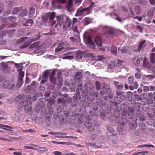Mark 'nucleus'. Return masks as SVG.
<instances>
[{"mask_svg": "<svg viewBox=\"0 0 155 155\" xmlns=\"http://www.w3.org/2000/svg\"><path fill=\"white\" fill-rule=\"evenodd\" d=\"M50 74V71L48 70L45 71L44 72L42 73V78L44 79H47L48 78Z\"/></svg>", "mask_w": 155, "mask_h": 155, "instance_id": "nucleus-21", "label": "nucleus"}, {"mask_svg": "<svg viewBox=\"0 0 155 155\" xmlns=\"http://www.w3.org/2000/svg\"><path fill=\"white\" fill-rule=\"evenodd\" d=\"M11 12V11L10 10H7L4 13L3 15H5V14H6V15H8L9 14H10Z\"/></svg>", "mask_w": 155, "mask_h": 155, "instance_id": "nucleus-60", "label": "nucleus"}, {"mask_svg": "<svg viewBox=\"0 0 155 155\" xmlns=\"http://www.w3.org/2000/svg\"><path fill=\"white\" fill-rule=\"evenodd\" d=\"M148 97L151 100L155 99V97L153 96V94L151 92H149L148 94Z\"/></svg>", "mask_w": 155, "mask_h": 155, "instance_id": "nucleus-40", "label": "nucleus"}, {"mask_svg": "<svg viewBox=\"0 0 155 155\" xmlns=\"http://www.w3.org/2000/svg\"><path fill=\"white\" fill-rule=\"evenodd\" d=\"M134 134L135 135L138 136L140 135V129H138L135 131Z\"/></svg>", "mask_w": 155, "mask_h": 155, "instance_id": "nucleus-57", "label": "nucleus"}, {"mask_svg": "<svg viewBox=\"0 0 155 155\" xmlns=\"http://www.w3.org/2000/svg\"><path fill=\"white\" fill-rule=\"evenodd\" d=\"M53 153L55 155H62V153L60 151H55L53 152Z\"/></svg>", "mask_w": 155, "mask_h": 155, "instance_id": "nucleus-55", "label": "nucleus"}, {"mask_svg": "<svg viewBox=\"0 0 155 155\" xmlns=\"http://www.w3.org/2000/svg\"><path fill=\"white\" fill-rule=\"evenodd\" d=\"M24 110L25 112H29L31 109V104L30 102L28 101L26 104H24Z\"/></svg>", "mask_w": 155, "mask_h": 155, "instance_id": "nucleus-14", "label": "nucleus"}, {"mask_svg": "<svg viewBox=\"0 0 155 155\" xmlns=\"http://www.w3.org/2000/svg\"><path fill=\"white\" fill-rule=\"evenodd\" d=\"M85 126L90 132H93L94 130V126H92V123L90 122H88L85 124Z\"/></svg>", "mask_w": 155, "mask_h": 155, "instance_id": "nucleus-16", "label": "nucleus"}, {"mask_svg": "<svg viewBox=\"0 0 155 155\" xmlns=\"http://www.w3.org/2000/svg\"><path fill=\"white\" fill-rule=\"evenodd\" d=\"M35 12V10L34 8L33 7H31L30 8L29 11V16L30 17H32Z\"/></svg>", "mask_w": 155, "mask_h": 155, "instance_id": "nucleus-31", "label": "nucleus"}, {"mask_svg": "<svg viewBox=\"0 0 155 155\" xmlns=\"http://www.w3.org/2000/svg\"><path fill=\"white\" fill-rule=\"evenodd\" d=\"M83 7H80L77 10V12L75 15L76 16L84 15Z\"/></svg>", "mask_w": 155, "mask_h": 155, "instance_id": "nucleus-18", "label": "nucleus"}, {"mask_svg": "<svg viewBox=\"0 0 155 155\" xmlns=\"http://www.w3.org/2000/svg\"><path fill=\"white\" fill-rule=\"evenodd\" d=\"M137 30H139V32L140 33H142L143 31V29L140 25H138L136 27Z\"/></svg>", "mask_w": 155, "mask_h": 155, "instance_id": "nucleus-47", "label": "nucleus"}, {"mask_svg": "<svg viewBox=\"0 0 155 155\" xmlns=\"http://www.w3.org/2000/svg\"><path fill=\"white\" fill-rule=\"evenodd\" d=\"M69 102L67 100V99L64 98H59L57 99V103L58 104H61L63 106H65L66 103H68Z\"/></svg>", "mask_w": 155, "mask_h": 155, "instance_id": "nucleus-12", "label": "nucleus"}, {"mask_svg": "<svg viewBox=\"0 0 155 155\" xmlns=\"http://www.w3.org/2000/svg\"><path fill=\"white\" fill-rule=\"evenodd\" d=\"M50 79L51 83H53L54 84H56L57 79L55 78L54 77V76H51L50 77Z\"/></svg>", "mask_w": 155, "mask_h": 155, "instance_id": "nucleus-35", "label": "nucleus"}, {"mask_svg": "<svg viewBox=\"0 0 155 155\" xmlns=\"http://www.w3.org/2000/svg\"><path fill=\"white\" fill-rule=\"evenodd\" d=\"M124 87L123 85L122 84L119 85L117 86L116 88L118 90H122Z\"/></svg>", "mask_w": 155, "mask_h": 155, "instance_id": "nucleus-56", "label": "nucleus"}, {"mask_svg": "<svg viewBox=\"0 0 155 155\" xmlns=\"http://www.w3.org/2000/svg\"><path fill=\"white\" fill-rule=\"evenodd\" d=\"M135 12L137 15L141 13V7L139 6H136L134 8Z\"/></svg>", "mask_w": 155, "mask_h": 155, "instance_id": "nucleus-27", "label": "nucleus"}, {"mask_svg": "<svg viewBox=\"0 0 155 155\" xmlns=\"http://www.w3.org/2000/svg\"><path fill=\"white\" fill-rule=\"evenodd\" d=\"M94 41L97 45L99 47H101L102 46V39L100 37L97 36L95 38Z\"/></svg>", "mask_w": 155, "mask_h": 155, "instance_id": "nucleus-15", "label": "nucleus"}, {"mask_svg": "<svg viewBox=\"0 0 155 155\" xmlns=\"http://www.w3.org/2000/svg\"><path fill=\"white\" fill-rule=\"evenodd\" d=\"M55 16V13L54 12H48L44 14L42 17V25H45L49 20V25L51 26H53L56 23L54 20Z\"/></svg>", "mask_w": 155, "mask_h": 155, "instance_id": "nucleus-1", "label": "nucleus"}, {"mask_svg": "<svg viewBox=\"0 0 155 155\" xmlns=\"http://www.w3.org/2000/svg\"><path fill=\"white\" fill-rule=\"evenodd\" d=\"M127 49L126 47H123L120 50V53L122 54H126L127 52Z\"/></svg>", "mask_w": 155, "mask_h": 155, "instance_id": "nucleus-36", "label": "nucleus"}, {"mask_svg": "<svg viewBox=\"0 0 155 155\" xmlns=\"http://www.w3.org/2000/svg\"><path fill=\"white\" fill-rule=\"evenodd\" d=\"M72 27L73 28V30L74 32H76L78 34H79V32L78 30V26L76 25L72 26Z\"/></svg>", "mask_w": 155, "mask_h": 155, "instance_id": "nucleus-48", "label": "nucleus"}, {"mask_svg": "<svg viewBox=\"0 0 155 155\" xmlns=\"http://www.w3.org/2000/svg\"><path fill=\"white\" fill-rule=\"evenodd\" d=\"M134 19H138L140 21H141L142 18V17L140 16H136V17H134Z\"/></svg>", "mask_w": 155, "mask_h": 155, "instance_id": "nucleus-59", "label": "nucleus"}, {"mask_svg": "<svg viewBox=\"0 0 155 155\" xmlns=\"http://www.w3.org/2000/svg\"><path fill=\"white\" fill-rule=\"evenodd\" d=\"M110 51L111 53L114 54H116L117 53V48L114 46H112L111 47Z\"/></svg>", "mask_w": 155, "mask_h": 155, "instance_id": "nucleus-30", "label": "nucleus"}, {"mask_svg": "<svg viewBox=\"0 0 155 155\" xmlns=\"http://www.w3.org/2000/svg\"><path fill=\"white\" fill-rule=\"evenodd\" d=\"M1 68L5 70H6L8 68V66L7 64L5 62H2L1 63Z\"/></svg>", "mask_w": 155, "mask_h": 155, "instance_id": "nucleus-34", "label": "nucleus"}, {"mask_svg": "<svg viewBox=\"0 0 155 155\" xmlns=\"http://www.w3.org/2000/svg\"><path fill=\"white\" fill-rule=\"evenodd\" d=\"M102 90L103 91H101L100 92V94L104 98L106 97H109L110 94L111 92V89L110 88H105V86L103 87Z\"/></svg>", "mask_w": 155, "mask_h": 155, "instance_id": "nucleus-7", "label": "nucleus"}, {"mask_svg": "<svg viewBox=\"0 0 155 155\" xmlns=\"http://www.w3.org/2000/svg\"><path fill=\"white\" fill-rule=\"evenodd\" d=\"M135 77L136 78L139 79L141 77V74L140 73H137L135 74Z\"/></svg>", "mask_w": 155, "mask_h": 155, "instance_id": "nucleus-63", "label": "nucleus"}, {"mask_svg": "<svg viewBox=\"0 0 155 155\" xmlns=\"http://www.w3.org/2000/svg\"><path fill=\"white\" fill-rule=\"evenodd\" d=\"M4 10V5L3 3L0 4V14L3 12Z\"/></svg>", "mask_w": 155, "mask_h": 155, "instance_id": "nucleus-51", "label": "nucleus"}, {"mask_svg": "<svg viewBox=\"0 0 155 155\" xmlns=\"http://www.w3.org/2000/svg\"><path fill=\"white\" fill-rule=\"evenodd\" d=\"M37 82L33 81L31 84L28 85L25 89L26 92L34 93L36 90V85Z\"/></svg>", "mask_w": 155, "mask_h": 155, "instance_id": "nucleus-6", "label": "nucleus"}, {"mask_svg": "<svg viewBox=\"0 0 155 155\" xmlns=\"http://www.w3.org/2000/svg\"><path fill=\"white\" fill-rule=\"evenodd\" d=\"M142 58L140 57H138L137 56H134L132 58L133 63L136 66H139L140 63L142 60Z\"/></svg>", "mask_w": 155, "mask_h": 155, "instance_id": "nucleus-10", "label": "nucleus"}, {"mask_svg": "<svg viewBox=\"0 0 155 155\" xmlns=\"http://www.w3.org/2000/svg\"><path fill=\"white\" fill-rule=\"evenodd\" d=\"M91 6H89L87 8H83L84 15H85L90 14L91 9Z\"/></svg>", "mask_w": 155, "mask_h": 155, "instance_id": "nucleus-20", "label": "nucleus"}, {"mask_svg": "<svg viewBox=\"0 0 155 155\" xmlns=\"http://www.w3.org/2000/svg\"><path fill=\"white\" fill-rule=\"evenodd\" d=\"M39 46V41L35 42L31 45L30 46L31 48H35Z\"/></svg>", "mask_w": 155, "mask_h": 155, "instance_id": "nucleus-38", "label": "nucleus"}, {"mask_svg": "<svg viewBox=\"0 0 155 155\" xmlns=\"http://www.w3.org/2000/svg\"><path fill=\"white\" fill-rule=\"evenodd\" d=\"M150 61L152 63H155V53H151L150 55Z\"/></svg>", "mask_w": 155, "mask_h": 155, "instance_id": "nucleus-25", "label": "nucleus"}, {"mask_svg": "<svg viewBox=\"0 0 155 155\" xmlns=\"http://www.w3.org/2000/svg\"><path fill=\"white\" fill-rule=\"evenodd\" d=\"M84 39L86 44L91 48H95V44L93 42L90 35H87L84 37Z\"/></svg>", "mask_w": 155, "mask_h": 155, "instance_id": "nucleus-5", "label": "nucleus"}, {"mask_svg": "<svg viewBox=\"0 0 155 155\" xmlns=\"http://www.w3.org/2000/svg\"><path fill=\"white\" fill-rule=\"evenodd\" d=\"M8 33V31H2L0 32V37H3Z\"/></svg>", "mask_w": 155, "mask_h": 155, "instance_id": "nucleus-44", "label": "nucleus"}, {"mask_svg": "<svg viewBox=\"0 0 155 155\" xmlns=\"http://www.w3.org/2000/svg\"><path fill=\"white\" fill-rule=\"evenodd\" d=\"M58 80L59 81V84L61 85L63 82V79L61 77H59L58 79Z\"/></svg>", "mask_w": 155, "mask_h": 155, "instance_id": "nucleus-54", "label": "nucleus"}, {"mask_svg": "<svg viewBox=\"0 0 155 155\" xmlns=\"http://www.w3.org/2000/svg\"><path fill=\"white\" fill-rule=\"evenodd\" d=\"M38 108H39L40 110L41 109V110H42V109L44 108L45 106V103L43 101H40L38 103Z\"/></svg>", "mask_w": 155, "mask_h": 155, "instance_id": "nucleus-32", "label": "nucleus"}, {"mask_svg": "<svg viewBox=\"0 0 155 155\" xmlns=\"http://www.w3.org/2000/svg\"><path fill=\"white\" fill-rule=\"evenodd\" d=\"M155 76H153L151 75H148L146 76V77L149 80H152L154 78Z\"/></svg>", "mask_w": 155, "mask_h": 155, "instance_id": "nucleus-50", "label": "nucleus"}, {"mask_svg": "<svg viewBox=\"0 0 155 155\" xmlns=\"http://www.w3.org/2000/svg\"><path fill=\"white\" fill-rule=\"evenodd\" d=\"M151 147L152 148L154 147V146L153 145H151V144H150V145L144 144L143 146H139L137 147H140L141 148H142L143 147Z\"/></svg>", "mask_w": 155, "mask_h": 155, "instance_id": "nucleus-45", "label": "nucleus"}, {"mask_svg": "<svg viewBox=\"0 0 155 155\" xmlns=\"http://www.w3.org/2000/svg\"><path fill=\"white\" fill-rule=\"evenodd\" d=\"M22 68H21L18 69V70L19 72V78L20 79V84H21V86L22 85V78L23 77L24 75V72L22 71Z\"/></svg>", "mask_w": 155, "mask_h": 155, "instance_id": "nucleus-17", "label": "nucleus"}, {"mask_svg": "<svg viewBox=\"0 0 155 155\" xmlns=\"http://www.w3.org/2000/svg\"><path fill=\"white\" fill-rule=\"evenodd\" d=\"M25 29H21L19 30L18 32L19 34L21 35H23L24 34Z\"/></svg>", "mask_w": 155, "mask_h": 155, "instance_id": "nucleus-53", "label": "nucleus"}, {"mask_svg": "<svg viewBox=\"0 0 155 155\" xmlns=\"http://www.w3.org/2000/svg\"><path fill=\"white\" fill-rule=\"evenodd\" d=\"M116 94L117 96H121L120 97L121 98V101H122V100H124L126 98L125 96L124 95H122V93L120 91H116Z\"/></svg>", "mask_w": 155, "mask_h": 155, "instance_id": "nucleus-33", "label": "nucleus"}, {"mask_svg": "<svg viewBox=\"0 0 155 155\" xmlns=\"http://www.w3.org/2000/svg\"><path fill=\"white\" fill-rule=\"evenodd\" d=\"M146 41L145 40H144L141 41L139 44L138 45V47H137V51H140L141 49L142 48H144L145 47L144 43Z\"/></svg>", "mask_w": 155, "mask_h": 155, "instance_id": "nucleus-22", "label": "nucleus"}, {"mask_svg": "<svg viewBox=\"0 0 155 155\" xmlns=\"http://www.w3.org/2000/svg\"><path fill=\"white\" fill-rule=\"evenodd\" d=\"M15 86V85L12 82H10L8 80H6L4 81L2 85V87L3 88H8L11 89Z\"/></svg>", "mask_w": 155, "mask_h": 155, "instance_id": "nucleus-9", "label": "nucleus"}, {"mask_svg": "<svg viewBox=\"0 0 155 155\" xmlns=\"http://www.w3.org/2000/svg\"><path fill=\"white\" fill-rule=\"evenodd\" d=\"M33 23V21L32 19H29L26 21L25 23H23L25 26H31Z\"/></svg>", "mask_w": 155, "mask_h": 155, "instance_id": "nucleus-23", "label": "nucleus"}, {"mask_svg": "<svg viewBox=\"0 0 155 155\" xmlns=\"http://www.w3.org/2000/svg\"><path fill=\"white\" fill-rule=\"evenodd\" d=\"M150 90V91H152L155 90V86L150 85L149 86Z\"/></svg>", "mask_w": 155, "mask_h": 155, "instance_id": "nucleus-64", "label": "nucleus"}, {"mask_svg": "<svg viewBox=\"0 0 155 155\" xmlns=\"http://www.w3.org/2000/svg\"><path fill=\"white\" fill-rule=\"evenodd\" d=\"M21 9V8L19 7H15L14 8L12 12L13 14L14 15L18 14Z\"/></svg>", "mask_w": 155, "mask_h": 155, "instance_id": "nucleus-28", "label": "nucleus"}, {"mask_svg": "<svg viewBox=\"0 0 155 155\" xmlns=\"http://www.w3.org/2000/svg\"><path fill=\"white\" fill-rule=\"evenodd\" d=\"M69 40L73 43L77 44L78 43L80 39V37L78 35L74 37H71L69 38Z\"/></svg>", "mask_w": 155, "mask_h": 155, "instance_id": "nucleus-13", "label": "nucleus"}, {"mask_svg": "<svg viewBox=\"0 0 155 155\" xmlns=\"http://www.w3.org/2000/svg\"><path fill=\"white\" fill-rule=\"evenodd\" d=\"M45 35H55V33L54 31L53 30L49 31V32L48 33H45Z\"/></svg>", "mask_w": 155, "mask_h": 155, "instance_id": "nucleus-49", "label": "nucleus"}, {"mask_svg": "<svg viewBox=\"0 0 155 155\" xmlns=\"http://www.w3.org/2000/svg\"><path fill=\"white\" fill-rule=\"evenodd\" d=\"M38 39V37H34L31 39V38H30L22 37L18 39L16 41V44H20L25 42L20 46V48L23 49L27 47L31 44L32 42L37 40Z\"/></svg>", "mask_w": 155, "mask_h": 155, "instance_id": "nucleus-2", "label": "nucleus"}, {"mask_svg": "<svg viewBox=\"0 0 155 155\" xmlns=\"http://www.w3.org/2000/svg\"><path fill=\"white\" fill-rule=\"evenodd\" d=\"M139 126L141 130H143L145 129V124L143 123H140L139 125Z\"/></svg>", "mask_w": 155, "mask_h": 155, "instance_id": "nucleus-52", "label": "nucleus"}, {"mask_svg": "<svg viewBox=\"0 0 155 155\" xmlns=\"http://www.w3.org/2000/svg\"><path fill=\"white\" fill-rule=\"evenodd\" d=\"M57 19L58 22V24H57L55 25V28L58 25L61 26L63 25V28L64 30L67 31L68 29L69 28L72 24V20L68 17L66 18L65 20L64 21L62 17L58 16L57 17Z\"/></svg>", "mask_w": 155, "mask_h": 155, "instance_id": "nucleus-3", "label": "nucleus"}, {"mask_svg": "<svg viewBox=\"0 0 155 155\" xmlns=\"http://www.w3.org/2000/svg\"><path fill=\"white\" fill-rule=\"evenodd\" d=\"M28 11L26 9L22 10L20 13L19 16L21 17H23L26 16L28 14Z\"/></svg>", "mask_w": 155, "mask_h": 155, "instance_id": "nucleus-29", "label": "nucleus"}, {"mask_svg": "<svg viewBox=\"0 0 155 155\" xmlns=\"http://www.w3.org/2000/svg\"><path fill=\"white\" fill-rule=\"evenodd\" d=\"M95 85L96 88L97 90H100V83L98 81H95Z\"/></svg>", "mask_w": 155, "mask_h": 155, "instance_id": "nucleus-41", "label": "nucleus"}, {"mask_svg": "<svg viewBox=\"0 0 155 155\" xmlns=\"http://www.w3.org/2000/svg\"><path fill=\"white\" fill-rule=\"evenodd\" d=\"M84 20V22L85 25H87L90 23L91 20L88 18H85Z\"/></svg>", "mask_w": 155, "mask_h": 155, "instance_id": "nucleus-39", "label": "nucleus"}, {"mask_svg": "<svg viewBox=\"0 0 155 155\" xmlns=\"http://www.w3.org/2000/svg\"><path fill=\"white\" fill-rule=\"evenodd\" d=\"M65 45L64 43L60 42L58 45V47L55 49V52L57 53L62 51H64L68 49L65 47Z\"/></svg>", "mask_w": 155, "mask_h": 155, "instance_id": "nucleus-8", "label": "nucleus"}, {"mask_svg": "<svg viewBox=\"0 0 155 155\" xmlns=\"http://www.w3.org/2000/svg\"><path fill=\"white\" fill-rule=\"evenodd\" d=\"M15 101L19 104L18 106L20 107L19 108L18 107L16 108V111L17 112H19L22 110V108L24 106V104H26L28 101H27V99L24 96L21 95H18L16 97L15 99Z\"/></svg>", "mask_w": 155, "mask_h": 155, "instance_id": "nucleus-4", "label": "nucleus"}, {"mask_svg": "<svg viewBox=\"0 0 155 155\" xmlns=\"http://www.w3.org/2000/svg\"><path fill=\"white\" fill-rule=\"evenodd\" d=\"M124 62L120 60L117 59V64L118 66H120L122 65V63Z\"/></svg>", "mask_w": 155, "mask_h": 155, "instance_id": "nucleus-58", "label": "nucleus"}, {"mask_svg": "<svg viewBox=\"0 0 155 155\" xmlns=\"http://www.w3.org/2000/svg\"><path fill=\"white\" fill-rule=\"evenodd\" d=\"M79 21L78 20L77 18H73L72 21V26H74L76 25L75 24L76 23L79 24Z\"/></svg>", "mask_w": 155, "mask_h": 155, "instance_id": "nucleus-37", "label": "nucleus"}, {"mask_svg": "<svg viewBox=\"0 0 155 155\" xmlns=\"http://www.w3.org/2000/svg\"><path fill=\"white\" fill-rule=\"evenodd\" d=\"M137 126V123L136 122L130 123L129 124V127L131 129H135Z\"/></svg>", "mask_w": 155, "mask_h": 155, "instance_id": "nucleus-26", "label": "nucleus"}, {"mask_svg": "<svg viewBox=\"0 0 155 155\" xmlns=\"http://www.w3.org/2000/svg\"><path fill=\"white\" fill-rule=\"evenodd\" d=\"M127 112L124 110H123L121 111V114L123 116H125L127 114Z\"/></svg>", "mask_w": 155, "mask_h": 155, "instance_id": "nucleus-62", "label": "nucleus"}, {"mask_svg": "<svg viewBox=\"0 0 155 155\" xmlns=\"http://www.w3.org/2000/svg\"><path fill=\"white\" fill-rule=\"evenodd\" d=\"M82 74L81 72H78L76 73L74 76V79L76 80L80 81L82 78Z\"/></svg>", "mask_w": 155, "mask_h": 155, "instance_id": "nucleus-19", "label": "nucleus"}, {"mask_svg": "<svg viewBox=\"0 0 155 155\" xmlns=\"http://www.w3.org/2000/svg\"><path fill=\"white\" fill-rule=\"evenodd\" d=\"M133 96V94L132 92L128 91L127 93V96L128 98H131Z\"/></svg>", "mask_w": 155, "mask_h": 155, "instance_id": "nucleus-43", "label": "nucleus"}, {"mask_svg": "<svg viewBox=\"0 0 155 155\" xmlns=\"http://www.w3.org/2000/svg\"><path fill=\"white\" fill-rule=\"evenodd\" d=\"M143 67L149 69L151 67L150 63L149 62L148 60L146 57H145L143 59Z\"/></svg>", "mask_w": 155, "mask_h": 155, "instance_id": "nucleus-11", "label": "nucleus"}, {"mask_svg": "<svg viewBox=\"0 0 155 155\" xmlns=\"http://www.w3.org/2000/svg\"><path fill=\"white\" fill-rule=\"evenodd\" d=\"M73 5V0H69L66 6V8L68 10L71 8Z\"/></svg>", "mask_w": 155, "mask_h": 155, "instance_id": "nucleus-24", "label": "nucleus"}, {"mask_svg": "<svg viewBox=\"0 0 155 155\" xmlns=\"http://www.w3.org/2000/svg\"><path fill=\"white\" fill-rule=\"evenodd\" d=\"M134 78L133 76H131L128 78V83L132 84L133 83Z\"/></svg>", "mask_w": 155, "mask_h": 155, "instance_id": "nucleus-42", "label": "nucleus"}, {"mask_svg": "<svg viewBox=\"0 0 155 155\" xmlns=\"http://www.w3.org/2000/svg\"><path fill=\"white\" fill-rule=\"evenodd\" d=\"M6 42V41L4 40L3 38H0V45H5Z\"/></svg>", "mask_w": 155, "mask_h": 155, "instance_id": "nucleus-46", "label": "nucleus"}, {"mask_svg": "<svg viewBox=\"0 0 155 155\" xmlns=\"http://www.w3.org/2000/svg\"><path fill=\"white\" fill-rule=\"evenodd\" d=\"M45 89V87L41 85H40L38 87V89L40 91H44Z\"/></svg>", "mask_w": 155, "mask_h": 155, "instance_id": "nucleus-61", "label": "nucleus"}]
</instances>
